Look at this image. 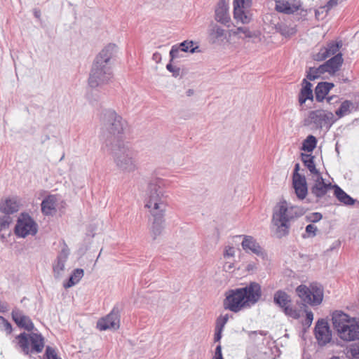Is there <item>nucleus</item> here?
Wrapping results in <instances>:
<instances>
[{"label": "nucleus", "instance_id": "f257e3e1", "mask_svg": "<svg viewBox=\"0 0 359 359\" xmlns=\"http://www.w3.org/2000/svg\"><path fill=\"white\" fill-rule=\"evenodd\" d=\"M165 187L163 179L152 177L147 181L144 191V206L152 217L150 232L154 239L161 236L165 228Z\"/></svg>", "mask_w": 359, "mask_h": 359}, {"label": "nucleus", "instance_id": "f03ea898", "mask_svg": "<svg viewBox=\"0 0 359 359\" xmlns=\"http://www.w3.org/2000/svg\"><path fill=\"white\" fill-rule=\"evenodd\" d=\"M260 32L251 31L246 27L225 29L216 23L211 24L208 29V38L212 43L231 49L238 46V39H260Z\"/></svg>", "mask_w": 359, "mask_h": 359}, {"label": "nucleus", "instance_id": "7ed1b4c3", "mask_svg": "<svg viewBox=\"0 0 359 359\" xmlns=\"http://www.w3.org/2000/svg\"><path fill=\"white\" fill-rule=\"evenodd\" d=\"M112 78V45L105 46L95 57L88 79L91 88H101Z\"/></svg>", "mask_w": 359, "mask_h": 359}, {"label": "nucleus", "instance_id": "20e7f679", "mask_svg": "<svg viewBox=\"0 0 359 359\" xmlns=\"http://www.w3.org/2000/svg\"><path fill=\"white\" fill-rule=\"evenodd\" d=\"M261 294V286L257 283H251L245 287L227 292L224 305L231 311L238 312L257 303Z\"/></svg>", "mask_w": 359, "mask_h": 359}, {"label": "nucleus", "instance_id": "39448f33", "mask_svg": "<svg viewBox=\"0 0 359 359\" xmlns=\"http://www.w3.org/2000/svg\"><path fill=\"white\" fill-rule=\"evenodd\" d=\"M298 208L290 205L285 200L278 202L273 209L271 225L278 238L288 233L290 221L303 214L302 210L298 212Z\"/></svg>", "mask_w": 359, "mask_h": 359}, {"label": "nucleus", "instance_id": "423d86ee", "mask_svg": "<svg viewBox=\"0 0 359 359\" xmlns=\"http://www.w3.org/2000/svg\"><path fill=\"white\" fill-rule=\"evenodd\" d=\"M331 317L332 326L340 339L347 341L359 339V323L355 318L341 311H334Z\"/></svg>", "mask_w": 359, "mask_h": 359}, {"label": "nucleus", "instance_id": "0eeeda50", "mask_svg": "<svg viewBox=\"0 0 359 359\" xmlns=\"http://www.w3.org/2000/svg\"><path fill=\"white\" fill-rule=\"evenodd\" d=\"M114 157L116 167L121 171L132 172L137 169L129 142L116 143Z\"/></svg>", "mask_w": 359, "mask_h": 359}, {"label": "nucleus", "instance_id": "6e6552de", "mask_svg": "<svg viewBox=\"0 0 359 359\" xmlns=\"http://www.w3.org/2000/svg\"><path fill=\"white\" fill-rule=\"evenodd\" d=\"M295 292L304 304L311 306L320 305L324 299V288L318 283H311L309 285L301 284Z\"/></svg>", "mask_w": 359, "mask_h": 359}, {"label": "nucleus", "instance_id": "1a4fd4ad", "mask_svg": "<svg viewBox=\"0 0 359 359\" xmlns=\"http://www.w3.org/2000/svg\"><path fill=\"white\" fill-rule=\"evenodd\" d=\"M18 344L24 354L30 353H41L44 347L43 337L40 334L32 332L21 333L16 337Z\"/></svg>", "mask_w": 359, "mask_h": 359}, {"label": "nucleus", "instance_id": "9d476101", "mask_svg": "<svg viewBox=\"0 0 359 359\" xmlns=\"http://www.w3.org/2000/svg\"><path fill=\"white\" fill-rule=\"evenodd\" d=\"M252 0H233V15L237 23L249 24L252 20L250 8Z\"/></svg>", "mask_w": 359, "mask_h": 359}, {"label": "nucleus", "instance_id": "9b49d317", "mask_svg": "<svg viewBox=\"0 0 359 359\" xmlns=\"http://www.w3.org/2000/svg\"><path fill=\"white\" fill-rule=\"evenodd\" d=\"M38 226L34 219L27 213H22L17 220L14 232L20 238L29 235L34 236L37 233Z\"/></svg>", "mask_w": 359, "mask_h": 359}, {"label": "nucleus", "instance_id": "f8f14e48", "mask_svg": "<svg viewBox=\"0 0 359 359\" xmlns=\"http://www.w3.org/2000/svg\"><path fill=\"white\" fill-rule=\"evenodd\" d=\"M130 126L128 121L118 114H114V139L116 143L128 142Z\"/></svg>", "mask_w": 359, "mask_h": 359}, {"label": "nucleus", "instance_id": "ddd939ff", "mask_svg": "<svg viewBox=\"0 0 359 359\" xmlns=\"http://www.w3.org/2000/svg\"><path fill=\"white\" fill-rule=\"evenodd\" d=\"M315 337L320 346H325L332 339V331L327 321L325 319L317 320L314 329Z\"/></svg>", "mask_w": 359, "mask_h": 359}, {"label": "nucleus", "instance_id": "4468645a", "mask_svg": "<svg viewBox=\"0 0 359 359\" xmlns=\"http://www.w3.org/2000/svg\"><path fill=\"white\" fill-rule=\"evenodd\" d=\"M100 121L102 122L101 133L100 137L101 140L106 143V145L111 144V129H112V113L110 110L102 111L100 114Z\"/></svg>", "mask_w": 359, "mask_h": 359}, {"label": "nucleus", "instance_id": "2eb2a0df", "mask_svg": "<svg viewBox=\"0 0 359 359\" xmlns=\"http://www.w3.org/2000/svg\"><path fill=\"white\" fill-rule=\"evenodd\" d=\"M309 118L318 128L330 127L334 121V114L331 111L319 109L311 111Z\"/></svg>", "mask_w": 359, "mask_h": 359}, {"label": "nucleus", "instance_id": "dca6fc26", "mask_svg": "<svg viewBox=\"0 0 359 359\" xmlns=\"http://www.w3.org/2000/svg\"><path fill=\"white\" fill-rule=\"evenodd\" d=\"M276 10L287 15L303 11L301 0H276Z\"/></svg>", "mask_w": 359, "mask_h": 359}, {"label": "nucleus", "instance_id": "f3484780", "mask_svg": "<svg viewBox=\"0 0 359 359\" xmlns=\"http://www.w3.org/2000/svg\"><path fill=\"white\" fill-rule=\"evenodd\" d=\"M311 180L313 181V184L311 187V192L316 198H320L323 197L328 190L333 188L330 182L326 183L325 182L321 174L314 175L313 177H311Z\"/></svg>", "mask_w": 359, "mask_h": 359}, {"label": "nucleus", "instance_id": "a211bd4d", "mask_svg": "<svg viewBox=\"0 0 359 359\" xmlns=\"http://www.w3.org/2000/svg\"><path fill=\"white\" fill-rule=\"evenodd\" d=\"M241 245L243 249L247 252H250L257 256L260 257L263 259H266L267 258V254L266 252L252 236H244Z\"/></svg>", "mask_w": 359, "mask_h": 359}, {"label": "nucleus", "instance_id": "6ab92c4d", "mask_svg": "<svg viewBox=\"0 0 359 359\" xmlns=\"http://www.w3.org/2000/svg\"><path fill=\"white\" fill-rule=\"evenodd\" d=\"M292 184L297 198L300 200L304 199L308 194L306 177L298 172H294Z\"/></svg>", "mask_w": 359, "mask_h": 359}, {"label": "nucleus", "instance_id": "aec40b11", "mask_svg": "<svg viewBox=\"0 0 359 359\" xmlns=\"http://www.w3.org/2000/svg\"><path fill=\"white\" fill-rule=\"evenodd\" d=\"M215 19L217 22L228 27L229 24L231 22L229 12V6L224 0H222L218 3L215 9Z\"/></svg>", "mask_w": 359, "mask_h": 359}, {"label": "nucleus", "instance_id": "412c9836", "mask_svg": "<svg viewBox=\"0 0 359 359\" xmlns=\"http://www.w3.org/2000/svg\"><path fill=\"white\" fill-rule=\"evenodd\" d=\"M69 250L67 247L63 248L59 252L55 263L53 265L54 276L59 278L62 276L65 269V263L68 259Z\"/></svg>", "mask_w": 359, "mask_h": 359}, {"label": "nucleus", "instance_id": "4be33fe9", "mask_svg": "<svg viewBox=\"0 0 359 359\" xmlns=\"http://www.w3.org/2000/svg\"><path fill=\"white\" fill-rule=\"evenodd\" d=\"M11 315L13 320L18 327L24 328L27 331H32L34 329V324L29 317L25 316L20 309L18 308L13 309Z\"/></svg>", "mask_w": 359, "mask_h": 359}, {"label": "nucleus", "instance_id": "5701e85b", "mask_svg": "<svg viewBox=\"0 0 359 359\" xmlns=\"http://www.w3.org/2000/svg\"><path fill=\"white\" fill-rule=\"evenodd\" d=\"M341 46V43H330L327 47L320 48V51L313 55V59L316 61H322L332 55L338 54L337 52Z\"/></svg>", "mask_w": 359, "mask_h": 359}, {"label": "nucleus", "instance_id": "b1692460", "mask_svg": "<svg viewBox=\"0 0 359 359\" xmlns=\"http://www.w3.org/2000/svg\"><path fill=\"white\" fill-rule=\"evenodd\" d=\"M20 208V203L15 198H8L0 202V212L6 215L17 212Z\"/></svg>", "mask_w": 359, "mask_h": 359}, {"label": "nucleus", "instance_id": "393cba45", "mask_svg": "<svg viewBox=\"0 0 359 359\" xmlns=\"http://www.w3.org/2000/svg\"><path fill=\"white\" fill-rule=\"evenodd\" d=\"M194 45L195 44L192 41H185L181 43L179 47L173 46L170 52L171 59L173 60L174 58L177 57L180 50L190 53L198 52V46Z\"/></svg>", "mask_w": 359, "mask_h": 359}, {"label": "nucleus", "instance_id": "a878e982", "mask_svg": "<svg viewBox=\"0 0 359 359\" xmlns=\"http://www.w3.org/2000/svg\"><path fill=\"white\" fill-rule=\"evenodd\" d=\"M58 198L56 195H49L41 203V211L46 215H53L57 207Z\"/></svg>", "mask_w": 359, "mask_h": 359}, {"label": "nucleus", "instance_id": "bb28decb", "mask_svg": "<svg viewBox=\"0 0 359 359\" xmlns=\"http://www.w3.org/2000/svg\"><path fill=\"white\" fill-rule=\"evenodd\" d=\"M13 218L10 215L0 217V238L4 241L10 236L11 231L9 229Z\"/></svg>", "mask_w": 359, "mask_h": 359}, {"label": "nucleus", "instance_id": "cd10ccee", "mask_svg": "<svg viewBox=\"0 0 359 359\" xmlns=\"http://www.w3.org/2000/svg\"><path fill=\"white\" fill-rule=\"evenodd\" d=\"M311 88L312 84L307 81L306 79H304L302 81V88L299 95L300 104H303L307 100H313V95Z\"/></svg>", "mask_w": 359, "mask_h": 359}, {"label": "nucleus", "instance_id": "c85d7f7f", "mask_svg": "<svg viewBox=\"0 0 359 359\" xmlns=\"http://www.w3.org/2000/svg\"><path fill=\"white\" fill-rule=\"evenodd\" d=\"M343 63L342 55L341 53L337 54L335 56L327 61L324 65L326 67L327 72L334 74L339 69V67Z\"/></svg>", "mask_w": 359, "mask_h": 359}, {"label": "nucleus", "instance_id": "c756f323", "mask_svg": "<svg viewBox=\"0 0 359 359\" xmlns=\"http://www.w3.org/2000/svg\"><path fill=\"white\" fill-rule=\"evenodd\" d=\"M333 87L334 84L332 83H319L315 90L316 100L322 102Z\"/></svg>", "mask_w": 359, "mask_h": 359}, {"label": "nucleus", "instance_id": "7c9ffc66", "mask_svg": "<svg viewBox=\"0 0 359 359\" xmlns=\"http://www.w3.org/2000/svg\"><path fill=\"white\" fill-rule=\"evenodd\" d=\"M302 161H303L304 165L308 168L311 173V177L314 175H320V172L316 168V164L314 163V156L311 154H302Z\"/></svg>", "mask_w": 359, "mask_h": 359}, {"label": "nucleus", "instance_id": "2f4dec72", "mask_svg": "<svg viewBox=\"0 0 359 359\" xmlns=\"http://www.w3.org/2000/svg\"><path fill=\"white\" fill-rule=\"evenodd\" d=\"M333 189H334V196L341 203L347 205L354 204L355 200L345 193L340 187L337 185H334Z\"/></svg>", "mask_w": 359, "mask_h": 359}, {"label": "nucleus", "instance_id": "473e14b6", "mask_svg": "<svg viewBox=\"0 0 359 359\" xmlns=\"http://www.w3.org/2000/svg\"><path fill=\"white\" fill-rule=\"evenodd\" d=\"M273 299L275 303L280 306L283 309L291 303L290 296L282 290L277 291L274 294Z\"/></svg>", "mask_w": 359, "mask_h": 359}, {"label": "nucleus", "instance_id": "72a5a7b5", "mask_svg": "<svg viewBox=\"0 0 359 359\" xmlns=\"http://www.w3.org/2000/svg\"><path fill=\"white\" fill-rule=\"evenodd\" d=\"M83 276V270L81 269H76L74 270L70 276L68 281L63 284L65 288H69L74 285L77 284Z\"/></svg>", "mask_w": 359, "mask_h": 359}, {"label": "nucleus", "instance_id": "f704fd0d", "mask_svg": "<svg viewBox=\"0 0 359 359\" xmlns=\"http://www.w3.org/2000/svg\"><path fill=\"white\" fill-rule=\"evenodd\" d=\"M325 72H327L325 65H322L318 67H311L307 73V79L311 81L316 80L320 77Z\"/></svg>", "mask_w": 359, "mask_h": 359}, {"label": "nucleus", "instance_id": "c9c22d12", "mask_svg": "<svg viewBox=\"0 0 359 359\" xmlns=\"http://www.w3.org/2000/svg\"><path fill=\"white\" fill-rule=\"evenodd\" d=\"M112 327V311L105 317L100 319L97 323V327L100 331L106 330Z\"/></svg>", "mask_w": 359, "mask_h": 359}, {"label": "nucleus", "instance_id": "e433bc0d", "mask_svg": "<svg viewBox=\"0 0 359 359\" xmlns=\"http://www.w3.org/2000/svg\"><path fill=\"white\" fill-rule=\"evenodd\" d=\"M353 107V104L351 101L345 100L344 102H343L341 103L339 109H337L335 111V114L339 118L343 117L345 115H347L349 113H351Z\"/></svg>", "mask_w": 359, "mask_h": 359}, {"label": "nucleus", "instance_id": "4c0bfd02", "mask_svg": "<svg viewBox=\"0 0 359 359\" xmlns=\"http://www.w3.org/2000/svg\"><path fill=\"white\" fill-rule=\"evenodd\" d=\"M317 140L313 135H309L303 142L302 150L311 152L316 147Z\"/></svg>", "mask_w": 359, "mask_h": 359}, {"label": "nucleus", "instance_id": "58836bf2", "mask_svg": "<svg viewBox=\"0 0 359 359\" xmlns=\"http://www.w3.org/2000/svg\"><path fill=\"white\" fill-rule=\"evenodd\" d=\"M276 28L278 32L285 37H290L297 32L295 27H290L283 23L278 24Z\"/></svg>", "mask_w": 359, "mask_h": 359}, {"label": "nucleus", "instance_id": "ea45409f", "mask_svg": "<svg viewBox=\"0 0 359 359\" xmlns=\"http://www.w3.org/2000/svg\"><path fill=\"white\" fill-rule=\"evenodd\" d=\"M284 313L285 315L297 319L300 317V311L298 310L296 307L291 305V303L286 306L283 309Z\"/></svg>", "mask_w": 359, "mask_h": 359}, {"label": "nucleus", "instance_id": "a19ab883", "mask_svg": "<svg viewBox=\"0 0 359 359\" xmlns=\"http://www.w3.org/2000/svg\"><path fill=\"white\" fill-rule=\"evenodd\" d=\"M236 253V249L230 245H227L224 248L223 251V260H233Z\"/></svg>", "mask_w": 359, "mask_h": 359}, {"label": "nucleus", "instance_id": "79ce46f5", "mask_svg": "<svg viewBox=\"0 0 359 359\" xmlns=\"http://www.w3.org/2000/svg\"><path fill=\"white\" fill-rule=\"evenodd\" d=\"M0 330L5 331L7 334H10L12 332L11 324L4 317L0 316Z\"/></svg>", "mask_w": 359, "mask_h": 359}, {"label": "nucleus", "instance_id": "37998d69", "mask_svg": "<svg viewBox=\"0 0 359 359\" xmlns=\"http://www.w3.org/2000/svg\"><path fill=\"white\" fill-rule=\"evenodd\" d=\"M229 319V316L228 314H222L219 316V318L217 320L216 323V327L217 329H220L223 330V328L226 323L228 322Z\"/></svg>", "mask_w": 359, "mask_h": 359}, {"label": "nucleus", "instance_id": "c03bdc74", "mask_svg": "<svg viewBox=\"0 0 359 359\" xmlns=\"http://www.w3.org/2000/svg\"><path fill=\"white\" fill-rule=\"evenodd\" d=\"M45 357L46 359H62L60 356H58L55 349L50 346L46 347Z\"/></svg>", "mask_w": 359, "mask_h": 359}, {"label": "nucleus", "instance_id": "a18cd8bd", "mask_svg": "<svg viewBox=\"0 0 359 359\" xmlns=\"http://www.w3.org/2000/svg\"><path fill=\"white\" fill-rule=\"evenodd\" d=\"M322 219V215L319 212H313L306 216V219L311 222H317Z\"/></svg>", "mask_w": 359, "mask_h": 359}, {"label": "nucleus", "instance_id": "49530a36", "mask_svg": "<svg viewBox=\"0 0 359 359\" xmlns=\"http://www.w3.org/2000/svg\"><path fill=\"white\" fill-rule=\"evenodd\" d=\"M235 268L233 260H224L223 269L226 272H231Z\"/></svg>", "mask_w": 359, "mask_h": 359}, {"label": "nucleus", "instance_id": "de8ad7c7", "mask_svg": "<svg viewBox=\"0 0 359 359\" xmlns=\"http://www.w3.org/2000/svg\"><path fill=\"white\" fill-rule=\"evenodd\" d=\"M313 320V313L310 310L306 311V319L304 322V325L307 327H310L312 324Z\"/></svg>", "mask_w": 359, "mask_h": 359}, {"label": "nucleus", "instance_id": "09e8293b", "mask_svg": "<svg viewBox=\"0 0 359 359\" xmlns=\"http://www.w3.org/2000/svg\"><path fill=\"white\" fill-rule=\"evenodd\" d=\"M317 227L314 224H309L306 227V232L308 236L313 237L316 236Z\"/></svg>", "mask_w": 359, "mask_h": 359}, {"label": "nucleus", "instance_id": "8fccbe9b", "mask_svg": "<svg viewBox=\"0 0 359 359\" xmlns=\"http://www.w3.org/2000/svg\"><path fill=\"white\" fill-rule=\"evenodd\" d=\"M114 330H117L120 327V315L114 312Z\"/></svg>", "mask_w": 359, "mask_h": 359}, {"label": "nucleus", "instance_id": "3c124183", "mask_svg": "<svg viewBox=\"0 0 359 359\" xmlns=\"http://www.w3.org/2000/svg\"><path fill=\"white\" fill-rule=\"evenodd\" d=\"M212 359H224L222 354V346L221 345H217L216 347L215 355L212 358Z\"/></svg>", "mask_w": 359, "mask_h": 359}, {"label": "nucleus", "instance_id": "603ef678", "mask_svg": "<svg viewBox=\"0 0 359 359\" xmlns=\"http://www.w3.org/2000/svg\"><path fill=\"white\" fill-rule=\"evenodd\" d=\"M166 67L168 71L173 73L174 76H177L179 75V73H180L179 68H175L171 64L167 65Z\"/></svg>", "mask_w": 359, "mask_h": 359}, {"label": "nucleus", "instance_id": "864d4df0", "mask_svg": "<svg viewBox=\"0 0 359 359\" xmlns=\"http://www.w3.org/2000/svg\"><path fill=\"white\" fill-rule=\"evenodd\" d=\"M9 310V305L6 302L0 301V312L5 313Z\"/></svg>", "mask_w": 359, "mask_h": 359}, {"label": "nucleus", "instance_id": "5fc2aeb1", "mask_svg": "<svg viewBox=\"0 0 359 359\" xmlns=\"http://www.w3.org/2000/svg\"><path fill=\"white\" fill-rule=\"evenodd\" d=\"M222 332V330L215 328V336H214L215 341H219L221 339Z\"/></svg>", "mask_w": 359, "mask_h": 359}, {"label": "nucleus", "instance_id": "6e6d98bb", "mask_svg": "<svg viewBox=\"0 0 359 359\" xmlns=\"http://www.w3.org/2000/svg\"><path fill=\"white\" fill-rule=\"evenodd\" d=\"M256 269H257V265L255 263H250L246 266V269L248 271H255Z\"/></svg>", "mask_w": 359, "mask_h": 359}, {"label": "nucleus", "instance_id": "4d7b16f0", "mask_svg": "<svg viewBox=\"0 0 359 359\" xmlns=\"http://www.w3.org/2000/svg\"><path fill=\"white\" fill-rule=\"evenodd\" d=\"M338 0H330L328 1L327 4V7L328 9L331 8L332 7L336 6L337 4Z\"/></svg>", "mask_w": 359, "mask_h": 359}, {"label": "nucleus", "instance_id": "13d9d810", "mask_svg": "<svg viewBox=\"0 0 359 359\" xmlns=\"http://www.w3.org/2000/svg\"><path fill=\"white\" fill-rule=\"evenodd\" d=\"M299 164H296L295 165V168H294V172H298V170H299Z\"/></svg>", "mask_w": 359, "mask_h": 359}, {"label": "nucleus", "instance_id": "bf43d9fd", "mask_svg": "<svg viewBox=\"0 0 359 359\" xmlns=\"http://www.w3.org/2000/svg\"><path fill=\"white\" fill-rule=\"evenodd\" d=\"M331 99H332V97H328V98H327V101H328V102H330V100H331Z\"/></svg>", "mask_w": 359, "mask_h": 359}, {"label": "nucleus", "instance_id": "052dcab7", "mask_svg": "<svg viewBox=\"0 0 359 359\" xmlns=\"http://www.w3.org/2000/svg\"><path fill=\"white\" fill-rule=\"evenodd\" d=\"M331 359H339V358H337V357H333V358H332Z\"/></svg>", "mask_w": 359, "mask_h": 359}]
</instances>
